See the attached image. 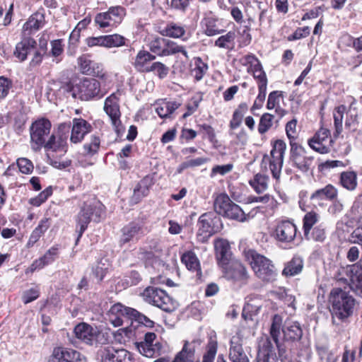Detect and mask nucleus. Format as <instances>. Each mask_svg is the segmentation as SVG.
Returning <instances> with one entry per match:
<instances>
[{
	"mask_svg": "<svg viewBox=\"0 0 362 362\" xmlns=\"http://www.w3.org/2000/svg\"><path fill=\"white\" fill-rule=\"evenodd\" d=\"M70 127L62 123L54 132L49 139L42 145L49 163L55 168L64 169L71 165V160L64 158L67 152V139Z\"/></svg>",
	"mask_w": 362,
	"mask_h": 362,
	"instance_id": "obj_1",
	"label": "nucleus"
},
{
	"mask_svg": "<svg viewBox=\"0 0 362 362\" xmlns=\"http://www.w3.org/2000/svg\"><path fill=\"white\" fill-rule=\"evenodd\" d=\"M281 324H282L281 316L275 315L273 317L270 327V336L274 343L267 337L261 339L259 342V349L255 362H276V349L279 351V356H283L285 350L279 340V337L281 334Z\"/></svg>",
	"mask_w": 362,
	"mask_h": 362,
	"instance_id": "obj_2",
	"label": "nucleus"
},
{
	"mask_svg": "<svg viewBox=\"0 0 362 362\" xmlns=\"http://www.w3.org/2000/svg\"><path fill=\"white\" fill-rule=\"evenodd\" d=\"M244 255L255 275L259 280L265 283H271L276 279L277 270L271 259L254 250H246Z\"/></svg>",
	"mask_w": 362,
	"mask_h": 362,
	"instance_id": "obj_3",
	"label": "nucleus"
},
{
	"mask_svg": "<svg viewBox=\"0 0 362 362\" xmlns=\"http://www.w3.org/2000/svg\"><path fill=\"white\" fill-rule=\"evenodd\" d=\"M332 317L344 320L353 314L355 300L346 291L340 288H333L329 296Z\"/></svg>",
	"mask_w": 362,
	"mask_h": 362,
	"instance_id": "obj_4",
	"label": "nucleus"
},
{
	"mask_svg": "<svg viewBox=\"0 0 362 362\" xmlns=\"http://www.w3.org/2000/svg\"><path fill=\"white\" fill-rule=\"evenodd\" d=\"M286 148L282 140L276 141L270 154L264 155L261 162L262 168L266 171L269 170L276 180H279L281 175Z\"/></svg>",
	"mask_w": 362,
	"mask_h": 362,
	"instance_id": "obj_5",
	"label": "nucleus"
},
{
	"mask_svg": "<svg viewBox=\"0 0 362 362\" xmlns=\"http://www.w3.org/2000/svg\"><path fill=\"white\" fill-rule=\"evenodd\" d=\"M73 98H78L82 100H89L95 97L103 96L100 84L98 81L92 78H83L69 88Z\"/></svg>",
	"mask_w": 362,
	"mask_h": 362,
	"instance_id": "obj_6",
	"label": "nucleus"
},
{
	"mask_svg": "<svg viewBox=\"0 0 362 362\" xmlns=\"http://www.w3.org/2000/svg\"><path fill=\"white\" fill-rule=\"evenodd\" d=\"M142 296L146 302L165 312H173L177 308V303L162 289L148 287L144 291Z\"/></svg>",
	"mask_w": 362,
	"mask_h": 362,
	"instance_id": "obj_7",
	"label": "nucleus"
},
{
	"mask_svg": "<svg viewBox=\"0 0 362 362\" xmlns=\"http://www.w3.org/2000/svg\"><path fill=\"white\" fill-rule=\"evenodd\" d=\"M110 312L112 315H116L115 319H111L113 325L118 327L122 325L124 319H134L144 324L146 327H152L154 322L144 315L140 314L137 310L132 308L124 306L120 303L114 305Z\"/></svg>",
	"mask_w": 362,
	"mask_h": 362,
	"instance_id": "obj_8",
	"label": "nucleus"
},
{
	"mask_svg": "<svg viewBox=\"0 0 362 362\" xmlns=\"http://www.w3.org/2000/svg\"><path fill=\"white\" fill-rule=\"evenodd\" d=\"M52 124L47 119H40L34 122L30 128V145L33 150H40L49 134Z\"/></svg>",
	"mask_w": 362,
	"mask_h": 362,
	"instance_id": "obj_9",
	"label": "nucleus"
},
{
	"mask_svg": "<svg viewBox=\"0 0 362 362\" xmlns=\"http://www.w3.org/2000/svg\"><path fill=\"white\" fill-rule=\"evenodd\" d=\"M102 214L100 207L88 203L83 204L76 218L77 228L79 227V237H81L91 220L95 222L100 221Z\"/></svg>",
	"mask_w": 362,
	"mask_h": 362,
	"instance_id": "obj_10",
	"label": "nucleus"
},
{
	"mask_svg": "<svg viewBox=\"0 0 362 362\" xmlns=\"http://www.w3.org/2000/svg\"><path fill=\"white\" fill-rule=\"evenodd\" d=\"M97 357L100 362H136L131 352L124 349H116L112 346L100 349Z\"/></svg>",
	"mask_w": 362,
	"mask_h": 362,
	"instance_id": "obj_11",
	"label": "nucleus"
},
{
	"mask_svg": "<svg viewBox=\"0 0 362 362\" xmlns=\"http://www.w3.org/2000/svg\"><path fill=\"white\" fill-rule=\"evenodd\" d=\"M74 332L78 339L90 345L96 343L103 344L106 341L104 339V334L99 332L97 327H93L85 322L78 324Z\"/></svg>",
	"mask_w": 362,
	"mask_h": 362,
	"instance_id": "obj_12",
	"label": "nucleus"
},
{
	"mask_svg": "<svg viewBox=\"0 0 362 362\" xmlns=\"http://www.w3.org/2000/svg\"><path fill=\"white\" fill-rule=\"evenodd\" d=\"M119 101V94L118 93H113L105 99L104 103V110L109 116L117 133H119L123 129L120 120L121 112Z\"/></svg>",
	"mask_w": 362,
	"mask_h": 362,
	"instance_id": "obj_13",
	"label": "nucleus"
},
{
	"mask_svg": "<svg viewBox=\"0 0 362 362\" xmlns=\"http://www.w3.org/2000/svg\"><path fill=\"white\" fill-rule=\"evenodd\" d=\"M125 14V9L122 6H112L107 12L98 14L95 21L102 28L113 27L122 22Z\"/></svg>",
	"mask_w": 362,
	"mask_h": 362,
	"instance_id": "obj_14",
	"label": "nucleus"
},
{
	"mask_svg": "<svg viewBox=\"0 0 362 362\" xmlns=\"http://www.w3.org/2000/svg\"><path fill=\"white\" fill-rule=\"evenodd\" d=\"M297 228L293 223L282 221L275 226L272 236L279 242L288 243L294 240Z\"/></svg>",
	"mask_w": 362,
	"mask_h": 362,
	"instance_id": "obj_15",
	"label": "nucleus"
},
{
	"mask_svg": "<svg viewBox=\"0 0 362 362\" xmlns=\"http://www.w3.org/2000/svg\"><path fill=\"white\" fill-rule=\"evenodd\" d=\"M332 143L329 131L325 128H321L308 142L311 148L322 154L330 151Z\"/></svg>",
	"mask_w": 362,
	"mask_h": 362,
	"instance_id": "obj_16",
	"label": "nucleus"
},
{
	"mask_svg": "<svg viewBox=\"0 0 362 362\" xmlns=\"http://www.w3.org/2000/svg\"><path fill=\"white\" fill-rule=\"evenodd\" d=\"M225 274L227 279L233 281L238 286L245 285L250 278L246 268L239 261L231 262Z\"/></svg>",
	"mask_w": 362,
	"mask_h": 362,
	"instance_id": "obj_17",
	"label": "nucleus"
},
{
	"mask_svg": "<svg viewBox=\"0 0 362 362\" xmlns=\"http://www.w3.org/2000/svg\"><path fill=\"white\" fill-rule=\"evenodd\" d=\"M219 221L218 217L213 218V215L210 214H204L199 217L198 235L202 237V241L206 240L217 232L218 228L216 227L215 223Z\"/></svg>",
	"mask_w": 362,
	"mask_h": 362,
	"instance_id": "obj_18",
	"label": "nucleus"
},
{
	"mask_svg": "<svg viewBox=\"0 0 362 362\" xmlns=\"http://www.w3.org/2000/svg\"><path fill=\"white\" fill-rule=\"evenodd\" d=\"M51 362H86L85 357L77 351L62 347L54 349Z\"/></svg>",
	"mask_w": 362,
	"mask_h": 362,
	"instance_id": "obj_19",
	"label": "nucleus"
},
{
	"mask_svg": "<svg viewBox=\"0 0 362 362\" xmlns=\"http://www.w3.org/2000/svg\"><path fill=\"white\" fill-rule=\"evenodd\" d=\"M144 234L145 230L139 223H130L122 228L120 243L137 241Z\"/></svg>",
	"mask_w": 362,
	"mask_h": 362,
	"instance_id": "obj_20",
	"label": "nucleus"
},
{
	"mask_svg": "<svg viewBox=\"0 0 362 362\" xmlns=\"http://www.w3.org/2000/svg\"><path fill=\"white\" fill-rule=\"evenodd\" d=\"M200 340L186 341L182 350L178 352L172 362H199L195 357L196 344L200 345Z\"/></svg>",
	"mask_w": 362,
	"mask_h": 362,
	"instance_id": "obj_21",
	"label": "nucleus"
},
{
	"mask_svg": "<svg viewBox=\"0 0 362 362\" xmlns=\"http://www.w3.org/2000/svg\"><path fill=\"white\" fill-rule=\"evenodd\" d=\"M58 247L53 246L50 247L43 256L35 259L31 265L26 269L25 274L33 273L35 271L41 269L46 265L52 263L58 255Z\"/></svg>",
	"mask_w": 362,
	"mask_h": 362,
	"instance_id": "obj_22",
	"label": "nucleus"
},
{
	"mask_svg": "<svg viewBox=\"0 0 362 362\" xmlns=\"http://www.w3.org/2000/svg\"><path fill=\"white\" fill-rule=\"evenodd\" d=\"M91 125L85 119L75 118L73 119V126L70 140L72 143L81 142L86 134L91 131Z\"/></svg>",
	"mask_w": 362,
	"mask_h": 362,
	"instance_id": "obj_23",
	"label": "nucleus"
},
{
	"mask_svg": "<svg viewBox=\"0 0 362 362\" xmlns=\"http://www.w3.org/2000/svg\"><path fill=\"white\" fill-rule=\"evenodd\" d=\"M229 359L232 362H250L243 350L242 340L238 336H233L230 341Z\"/></svg>",
	"mask_w": 362,
	"mask_h": 362,
	"instance_id": "obj_24",
	"label": "nucleus"
},
{
	"mask_svg": "<svg viewBox=\"0 0 362 362\" xmlns=\"http://www.w3.org/2000/svg\"><path fill=\"white\" fill-rule=\"evenodd\" d=\"M36 41L32 37H23L16 45L13 55L19 62H23L27 59L28 54L35 49Z\"/></svg>",
	"mask_w": 362,
	"mask_h": 362,
	"instance_id": "obj_25",
	"label": "nucleus"
},
{
	"mask_svg": "<svg viewBox=\"0 0 362 362\" xmlns=\"http://www.w3.org/2000/svg\"><path fill=\"white\" fill-rule=\"evenodd\" d=\"M156 57L149 52L141 49L136 54L133 65L139 72L148 73L151 65Z\"/></svg>",
	"mask_w": 362,
	"mask_h": 362,
	"instance_id": "obj_26",
	"label": "nucleus"
},
{
	"mask_svg": "<svg viewBox=\"0 0 362 362\" xmlns=\"http://www.w3.org/2000/svg\"><path fill=\"white\" fill-rule=\"evenodd\" d=\"M337 189L332 185H327L324 188L315 190L310 195V199L321 206L322 205V201L325 199L333 200L337 198Z\"/></svg>",
	"mask_w": 362,
	"mask_h": 362,
	"instance_id": "obj_27",
	"label": "nucleus"
},
{
	"mask_svg": "<svg viewBox=\"0 0 362 362\" xmlns=\"http://www.w3.org/2000/svg\"><path fill=\"white\" fill-rule=\"evenodd\" d=\"M283 333V338L285 340H297L300 339L302 336V329L300 325L297 322L287 321L285 322L283 328L280 327V332ZM281 334L279 337L280 341ZM281 344V342L279 341Z\"/></svg>",
	"mask_w": 362,
	"mask_h": 362,
	"instance_id": "obj_28",
	"label": "nucleus"
},
{
	"mask_svg": "<svg viewBox=\"0 0 362 362\" xmlns=\"http://www.w3.org/2000/svg\"><path fill=\"white\" fill-rule=\"evenodd\" d=\"M180 105V104L177 102L166 100H158L153 104L155 111L161 118L170 117Z\"/></svg>",
	"mask_w": 362,
	"mask_h": 362,
	"instance_id": "obj_29",
	"label": "nucleus"
},
{
	"mask_svg": "<svg viewBox=\"0 0 362 362\" xmlns=\"http://www.w3.org/2000/svg\"><path fill=\"white\" fill-rule=\"evenodd\" d=\"M51 225L50 219L48 218H42L38 225L32 231L29 239L27 242L26 247L28 248L33 247L34 245L45 234Z\"/></svg>",
	"mask_w": 362,
	"mask_h": 362,
	"instance_id": "obj_30",
	"label": "nucleus"
},
{
	"mask_svg": "<svg viewBox=\"0 0 362 362\" xmlns=\"http://www.w3.org/2000/svg\"><path fill=\"white\" fill-rule=\"evenodd\" d=\"M216 256L219 264L224 266L228 263L230 256V245L225 240H217L214 243Z\"/></svg>",
	"mask_w": 362,
	"mask_h": 362,
	"instance_id": "obj_31",
	"label": "nucleus"
},
{
	"mask_svg": "<svg viewBox=\"0 0 362 362\" xmlns=\"http://www.w3.org/2000/svg\"><path fill=\"white\" fill-rule=\"evenodd\" d=\"M262 307L261 299L258 297H250L244 305L242 316L245 320L252 319Z\"/></svg>",
	"mask_w": 362,
	"mask_h": 362,
	"instance_id": "obj_32",
	"label": "nucleus"
},
{
	"mask_svg": "<svg viewBox=\"0 0 362 362\" xmlns=\"http://www.w3.org/2000/svg\"><path fill=\"white\" fill-rule=\"evenodd\" d=\"M344 270L349 278L350 288L357 296L362 298V274L352 271L349 266L344 268Z\"/></svg>",
	"mask_w": 362,
	"mask_h": 362,
	"instance_id": "obj_33",
	"label": "nucleus"
},
{
	"mask_svg": "<svg viewBox=\"0 0 362 362\" xmlns=\"http://www.w3.org/2000/svg\"><path fill=\"white\" fill-rule=\"evenodd\" d=\"M296 151H298V152L293 156L294 165L303 172L308 171L313 165V158L303 155L301 153L303 150L300 146H298Z\"/></svg>",
	"mask_w": 362,
	"mask_h": 362,
	"instance_id": "obj_34",
	"label": "nucleus"
},
{
	"mask_svg": "<svg viewBox=\"0 0 362 362\" xmlns=\"http://www.w3.org/2000/svg\"><path fill=\"white\" fill-rule=\"evenodd\" d=\"M181 261L187 269L197 272V276L199 277L201 276L200 263L193 252L187 251L185 252L181 257Z\"/></svg>",
	"mask_w": 362,
	"mask_h": 362,
	"instance_id": "obj_35",
	"label": "nucleus"
},
{
	"mask_svg": "<svg viewBox=\"0 0 362 362\" xmlns=\"http://www.w3.org/2000/svg\"><path fill=\"white\" fill-rule=\"evenodd\" d=\"M45 25L44 15L40 12L33 14L23 26V32L32 33L42 28Z\"/></svg>",
	"mask_w": 362,
	"mask_h": 362,
	"instance_id": "obj_36",
	"label": "nucleus"
},
{
	"mask_svg": "<svg viewBox=\"0 0 362 362\" xmlns=\"http://www.w3.org/2000/svg\"><path fill=\"white\" fill-rule=\"evenodd\" d=\"M303 262L301 258L294 257L287 262L282 271V274L286 276H293L298 274L303 269Z\"/></svg>",
	"mask_w": 362,
	"mask_h": 362,
	"instance_id": "obj_37",
	"label": "nucleus"
},
{
	"mask_svg": "<svg viewBox=\"0 0 362 362\" xmlns=\"http://www.w3.org/2000/svg\"><path fill=\"white\" fill-rule=\"evenodd\" d=\"M78 64L83 74L91 75L95 74V69L99 68V64L92 60L88 55H82L78 58Z\"/></svg>",
	"mask_w": 362,
	"mask_h": 362,
	"instance_id": "obj_38",
	"label": "nucleus"
},
{
	"mask_svg": "<svg viewBox=\"0 0 362 362\" xmlns=\"http://www.w3.org/2000/svg\"><path fill=\"white\" fill-rule=\"evenodd\" d=\"M269 177L261 173H257L250 180L249 184L258 194L262 193L268 188Z\"/></svg>",
	"mask_w": 362,
	"mask_h": 362,
	"instance_id": "obj_39",
	"label": "nucleus"
},
{
	"mask_svg": "<svg viewBox=\"0 0 362 362\" xmlns=\"http://www.w3.org/2000/svg\"><path fill=\"white\" fill-rule=\"evenodd\" d=\"M148 182V178H144L138 183L132 197V202L136 204L139 202L143 197L148 195L149 191Z\"/></svg>",
	"mask_w": 362,
	"mask_h": 362,
	"instance_id": "obj_40",
	"label": "nucleus"
},
{
	"mask_svg": "<svg viewBox=\"0 0 362 362\" xmlns=\"http://www.w3.org/2000/svg\"><path fill=\"white\" fill-rule=\"evenodd\" d=\"M233 204L230 197L224 193L218 194L214 201V209L220 215H223L226 210Z\"/></svg>",
	"mask_w": 362,
	"mask_h": 362,
	"instance_id": "obj_41",
	"label": "nucleus"
},
{
	"mask_svg": "<svg viewBox=\"0 0 362 362\" xmlns=\"http://www.w3.org/2000/svg\"><path fill=\"white\" fill-rule=\"evenodd\" d=\"M248 110L245 103H240L235 110L233 117L230 122V127L233 129L238 128L242 123L243 117Z\"/></svg>",
	"mask_w": 362,
	"mask_h": 362,
	"instance_id": "obj_42",
	"label": "nucleus"
},
{
	"mask_svg": "<svg viewBox=\"0 0 362 362\" xmlns=\"http://www.w3.org/2000/svg\"><path fill=\"white\" fill-rule=\"evenodd\" d=\"M223 216L240 222H244L247 221L248 217V216L244 213L240 207L233 202Z\"/></svg>",
	"mask_w": 362,
	"mask_h": 362,
	"instance_id": "obj_43",
	"label": "nucleus"
},
{
	"mask_svg": "<svg viewBox=\"0 0 362 362\" xmlns=\"http://www.w3.org/2000/svg\"><path fill=\"white\" fill-rule=\"evenodd\" d=\"M319 218V214L315 211H310L304 216L303 229L306 239H310V232L313 226L318 221Z\"/></svg>",
	"mask_w": 362,
	"mask_h": 362,
	"instance_id": "obj_44",
	"label": "nucleus"
},
{
	"mask_svg": "<svg viewBox=\"0 0 362 362\" xmlns=\"http://www.w3.org/2000/svg\"><path fill=\"white\" fill-rule=\"evenodd\" d=\"M176 53H182L187 59L189 58L187 52L184 47L178 45L172 40L165 39L163 57L175 54Z\"/></svg>",
	"mask_w": 362,
	"mask_h": 362,
	"instance_id": "obj_45",
	"label": "nucleus"
},
{
	"mask_svg": "<svg viewBox=\"0 0 362 362\" xmlns=\"http://www.w3.org/2000/svg\"><path fill=\"white\" fill-rule=\"evenodd\" d=\"M341 185L348 190H353L357 185V175L353 171L343 172L340 176Z\"/></svg>",
	"mask_w": 362,
	"mask_h": 362,
	"instance_id": "obj_46",
	"label": "nucleus"
},
{
	"mask_svg": "<svg viewBox=\"0 0 362 362\" xmlns=\"http://www.w3.org/2000/svg\"><path fill=\"white\" fill-rule=\"evenodd\" d=\"M235 33L229 31L226 35H221L215 41V45L220 48L230 49L234 47Z\"/></svg>",
	"mask_w": 362,
	"mask_h": 362,
	"instance_id": "obj_47",
	"label": "nucleus"
},
{
	"mask_svg": "<svg viewBox=\"0 0 362 362\" xmlns=\"http://www.w3.org/2000/svg\"><path fill=\"white\" fill-rule=\"evenodd\" d=\"M346 110V107L344 105H341L334 110V125L337 135H339L342 131V122Z\"/></svg>",
	"mask_w": 362,
	"mask_h": 362,
	"instance_id": "obj_48",
	"label": "nucleus"
},
{
	"mask_svg": "<svg viewBox=\"0 0 362 362\" xmlns=\"http://www.w3.org/2000/svg\"><path fill=\"white\" fill-rule=\"evenodd\" d=\"M218 343L216 339L210 338L206 353L203 356L202 362H214L217 353Z\"/></svg>",
	"mask_w": 362,
	"mask_h": 362,
	"instance_id": "obj_49",
	"label": "nucleus"
},
{
	"mask_svg": "<svg viewBox=\"0 0 362 362\" xmlns=\"http://www.w3.org/2000/svg\"><path fill=\"white\" fill-rule=\"evenodd\" d=\"M296 125V119L289 121L286 125V135L290 141L291 148L295 150L298 149V145L295 141L297 137Z\"/></svg>",
	"mask_w": 362,
	"mask_h": 362,
	"instance_id": "obj_50",
	"label": "nucleus"
},
{
	"mask_svg": "<svg viewBox=\"0 0 362 362\" xmlns=\"http://www.w3.org/2000/svg\"><path fill=\"white\" fill-rule=\"evenodd\" d=\"M240 62L243 65L248 66L247 71L251 74L254 72V70H258L262 68L259 61L253 54H247L243 57Z\"/></svg>",
	"mask_w": 362,
	"mask_h": 362,
	"instance_id": "obj_51",
	"label": "nucleus"
},
{
	"mask_svg": "<svg viewBox=\"0 0 362 362\" xmlns=\"http://www.w3.org/2000/svg\"><path fill=\"white\" fill-rule=\"evenodd\" d=\"M185 32V29L182 26L170 23L165 28L161 34L170 37L177 38L182 36Z\"/></svg>",
	"mask_w": 362,
	"mask_h": 362,
	"instance_id": "obj_52",
	"label": "nucleus"
},
{
	"mask_svg": "<svg viewBox=\"0 0 362 362\" xmlns=\"http://www.w3.org/2000/svg\"><path fill=\"white\" fill-rule=\"evenodd\" d=\"M105 47H118L125 44V38L117 34L104 35Z\"/></svg>",
	"mask_w": 362,
	"mask_h": 362,
	"instance_id": "obj_53",
	"label": "nucleus"
},
{
	"mask_svg": "<svg viewBox=\"0 0 362 362\" xmlns=\"http://www.w3.org/2000/svg\"><path fill=\"white\" fill-rule=\"evenodd\" d=\"M100 140L98 136L93 135L90 140L83 145L84 153L88 156L95 154L100 148Z\"/></svg>",
	"mask_w": 362,
	"mask_h": 362,
	"instance_id": "obj_54",
	"label": "nucleus"
},
{
	"mask_svg": "<svg viewBox=\"0 0 362 362\" xmlns=\"http://www.w3.org/2000/svg\"><path fill=\"white\" fill-rule=\"evenodd\" d=\"M274 116L269 113H264L260 118L258 125V132L263 134L267 132L272 126Z\"/></svg>",
	"mask_w": 362,
	"mask_h": 362,
	"instance_id": "obj_55",
	"label": "nucleus"
},
{
	"mask_svg": "<svg viewBox=\"0 0 362 362\" xmlns=\"http://www.w3.org/2000/svg\"><path fill=\"white\" fill-rule=\"evenodd\" d=\"M165 39L163 37H156L149 44L150 50L158 56L163 57Z\"/></svg>",
	"mask_w": 362,
	"mask_h": 362,
	"instance_id": "obj_56",
	"label": "nucleus"
},
{
	"mask_svg": "<svg viewBox=\"0 0 362 362\" xmlns=\"http://www.w3.org/2000/svg\"><path fill=\"white\" fill-rule=\"evenodd\" d=\"M309 240L316 242H323L326 238L325 228L322 225H318L313 228L309 234Z\"/></svg>",
	"mask_w": 362,
	"mask_h": 362,
	"instance_id": "obj_57",
	"label": "nucleus"
},
{
	"mask_svg": "<svg viewBox=\"0 0 362 362\" xmlns=\"http://www.w3.org/2000/svg\"><path fill=\"white\" fill-rule=\"evenodd\" d=\"M206 70V64H204L201 59L198 58L195 60L194 68L192 69V75L196 80L199 81L203 78Z\"/></svg>",
	"mask_w": 362,
	"mask_h": 362,
	"instance_id": "obj_58",
	"label": "nucleus"
},
{
	"mask_svg": "<svg viewBox=\"0 0 362 362\" xmlns=\"http://www.w3.org/2000/svg\"><path fill=\"white\" fill-rule=\"evenodd\" d=\"M258 89V95L257 96L256 100H255V103L251 108V111L252 112H254L255 110H259L262 107L266 98L267 86H264V83L263 84H259Z\"/></svg>",
	"mask_w": 362,
	"mask_h": 362,
	"instance_id": "obj_59",
	"label": "nucleus"
},
{
	"mask_svg": "<svg viewBox=\"0 0 362 362\" xmlns=\"http://www.w3.org/2000/svg\"><path fill=\"white\" fill-rule=\"evenodd\" d=\"M168 67L160 62H153L149 69V72H153L160 78H165L168 75Z\"/></svg>",
	"mask_w": 362,
	"mask_h": 362,
	"instance_id": "obj_60",
	"label": "nucleus"
},
{
	"mask_svg": "<svg viewBox=\"0 0 362 362\" xmlns=\"http://www.w3.org/2000/svg\"><path fill=\"white\" fill-rule=\"evenodd\" d=\"M52 194V189L51 187H49L40 192L37 197L30 199L29 202L35 206H39L44 203Z\"/></svg>",
	"mask_w": 362,
	"mask_h": 362,
	"instance_id": "obj_61",
	"label": "nucleus"
},
{
	"mask_svg": "<svg viewBox=\"0 0 362 362\" xmlns=\"http://www.w3.org/2000/svg\"><path fill=\"white\" fill-rule=\"evenodd\" d=\"M33 52L34 54L30 61V65L35 66L39 65L42 62L43 56L46 53V44L43 45H40L39 48L36 46L35 49Z\"/></svg>",
	"mask_w": 362,
	"mask_h": 362,
	"instance_id": "obj_62",
	"label": "nucleus"
},
{
	"mask_svg": "<svg viewBox=\"0 0 362 362\" xmlns=\"http://www.w3.org/2000/svg\"><path fill=\"white\" fill-rule=\"evenodd\" d=\"M282 98L281 91L275 90L269 93L267 104L269 110H272L279 107L280 99Z\"/></svg>",
	"mask_w": 362,
	"mask_h": 362,
	"instance_id": "obj_63",
	"label": "nucleus"
},
{
	"mask_svg": "<svg viewBox=\"0 0 362 362\" xmlns=\"http://www.w3.org/2000/svg\"><path fill=\"white\" fill-rule=\"evenodd\" d=\"M11 87L12 81L10 79L4 76H0V101L8 95Z\"/></svg>",
	"mask_w": 362,
	"mask_h": 362,
	"instance_id": "obj_64",
	"label": "nucleus"
}]
</instances>
